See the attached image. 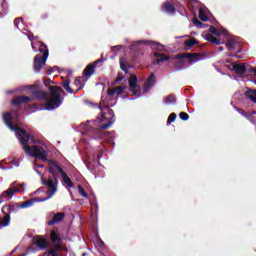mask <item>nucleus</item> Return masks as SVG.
Instances as JSON below:
<instances>
[{
  "label": "nucleus",
  "instance_id": "f257e3e1",
  "mask_svg": "<svg viewBox=\"0 0 256 256\" xmlns=\"http://www.w3.org/2000/svg\"><path fill=\"white\" fill-rule=\"evenodd\" d=\"M3 121L5 125L11 130L17 133V138L19 139L20 143L23 145V151L26 155H30V157H35L40 161H47V151L42 146H29L27 143H35L33 140V136L23 128H19L13 125V114L11 112H6L3 114Z\"/></svg>",
  "mask_w": 256,
  "mask_h": 256
},
{
  "label": "nucleus",
  "instance_id": "f03ea898",
  "mask_svg": "<svg viewBox=\"0 0 256 256\" xmlns=\"http://www.w3.org/2000/svg\"><path fill=\"white\" fill-rule=\"evenodd\" d=\"M48 153L46 152V160H41L44 163H48V173H51V175L53 177H57V171L58 173L61 175L63 183L66 187H68L69 189H71L72 187H74V183L71 180V178L68 177L67 172H65V170H63V168L61 167V165H59V163L55 160H48Z\"/></svg>",
  "mask_w": 256,
  "mask_h": 256
},
{
  "label": "nucleus",
  "instance_id": "7ed1b4c3",
  "mask_svg": "<svg viewBox=\"0 0 256 256\" xmlns=\"http://www.w3.org/2000/svg\"><path fill=\"white\" fill-rule=\"evenodd\" d=\"M39 53L34 57L33 61V69L35 73H39L43 67H45V63H47V59L49 58V49L45 43L41 42L40 47L38 49Z\"/></svg>",
  "mask_w": 256,
  "mask_h": 256
},
{
  "label": "nucleus",
  "instance_id": "20e7f679",
  "mask_svg": "<svg viewBox=\"0 0 256 256\" xmlns=\"http://www.w3.org/2000/svg\"><path fill=\"white\" fill-rule=\"evenodd\" d=\"M50 99H47L45 107L48 110L57 109L61 106V91L63 89L59 86H49Z\"/></svg>",
  "mask_w": 256,
  "mask_h": 256
},
{
  "label": "nucleus",
  "instance_id": "39448f33",
  "mask_svg": "<svg viewBox=\"0 0 256 256\" xmlns=\"http://www.w3.org/2000/svg\"><path fill=\"white\" fill-rule=\"evenodd\" d=\"M53 179L41 178L42 185H45V187L47 189L46 195H48V197L38 199V201L40 203H43V201H49V199H51L57 193V187L59 185V180L57 179V176L53 177Z\"/></svg>",
  "mask_w": 256,
  "mask_h": 256
},
{
  "label": "nucleus",
  "instance_id": "423d86ee",
  "mask_svg": "<svg viewBox=\"0 0 256 256\" xmlns=\"http://www.w3.org/2000/svg\"><path fill=\"white\" fill-rule=\"evenodd\" d=\"M21 189L15 187V182L11 184V187L2 192L0 195V203H5V201H11L15 193H20Z\"/></svg>",
  "mask_w": 256,
  "mask_h": 256
},
{
  "label": "nucleus",
  "instance_id": "0eeeda50",
  "mask_svg": "<svg viewBox=\"0 0 256 256\" xmlns=\"http://www.w3.org/2000/svg\"><path fill=\"white\" fill-rule=\"evenodd\" d=\"M199 57H201V53H189V52H185L182 54H177L175 56H173L172 59H188V63H193V61H197V59H199Z\"/></svg>",
  "mask_w": 256,
  "mask_h": 256
},
{
  "label": "nucleus",
  "instance_id": "6e6552de",
  "mask_svg": "<svg viewBox=\"0 0 256 256\" xmlns=\"http://www.w3.org/2000/svg\"><path fill=\"white\" fill-rule=\"evenodd\" d=\"M103 61H105V59H98L94 63L88 64L83 70L82 75H84L86 79H89V77H91L95 73V67H97L99 63H103Z\"/></svg>",
  "mask_w": 256,
  "mask_h": 256
},
{
  "label": "nucleus",
  "instance_id": "1a4fd4ad",
  "mask_svg": "<svg viewBox=\"0 0 256 256\" xmlns=\"http://www.w3.org/2000/svg\"><path fill=\"white\" fill-rule=\"evenodd\" d=\"M142 44L149 45L150 47H154V49H157L158 51H163V45L161 43L156 41H151V40L138 41L131 46V49H135L137 45H142Z\"/></svg>",
  "mask_w": 256,
  "mask_h": 256
},
{
  "label": "nucleus",
  "instance_id": "9d476101",
  "mask_svg": "<svg viewBox=\"0 0 256 256\" xmlns=\"http://www.w3.org/2000/svg\"><path fill=\"white\" fill-rule=\"evenodd\" d=\"M128 83H129V87L132 95L134 96L141 95V89L139 88V86H137V76L135 75L131 76Z\"/></svg>",
  "mask_w": 256,
  "mask_h": 256
},
{
  "label": "nucleus",
  "instance_id": "9b49d317",
  "mask_svg": "<svg viewBox=\"0 0 256 256\" xmlns=\"http://www.w3.org/2000/svg\"><path fill=\"white\" fill-rule=\"evenodd\" d=\"M19 209H21L19 203H16L14 205L7 204L2 207V213H6L7 215L11 216V213H19Z\"/></svg>",
  "mask_w": 256,
  "mask_h": 256
},
{
  "label": "nucleus",
  "instance_id": "f8f14e48",
  "mask_svg": "<svg viewBox=\"0 0 256 256\" xmlns=\"http://www.w3.org/2000/svg\"><path fill=\"white\" fill-rule=\"evenodd\" d=\"M161 9L163 13H167L168 15H175L177 13V8L169 1H165Z\"/></svg>",
  "mask_w": 256,
  "mask_h": 256
},
{
  "label": "nucleus",
  "instance_id": "ddd939ff",
  "mask_svg": "<svg viewBox=\"0 0 256 256\" xmlns=\"http://www.w3.org/2000/svg\"><path fill=\"white\" fill-rule=\"evenodd\" d=\"M36 247L41 249V251H45L47 247H49L50 243L47 241V239L43 236H38L34 241Z\"/></svg>",
  "mask_w": 256,
  "mask_h": 256
},
{
  "label": "nucleus",
  "instance_id": "4468645a",
  "mask_svg": "<svg viewBox=\"0 0 256 256\" xmlns=\"http://www.w3.org/2000/svg\"><path fill=\"white\" fill-rule=\"evenodd\" d=\"M32 99L29 96H16L12 100V105H22V103H31Z\"/></svg>",
  "mask_w": 256,
  "mask_h": 256
},
{
  "label": "nucleus",
  "instance_id": "2eb2a0df",
  "mask_svg": "<svg viewBox=\"0 0 256 256\" xmlns=\"http://www.w3.org/2000/svg\"><path fill=\"white\" fill-rule=\"evenodd\" d=\"M63 219H65V213L63 212H58L56 213L53 218L48 221V225L51 226V225H55L57 223H61V221H63Z\"/></svg>",
  "mask_w": 256,
  "mask_h": 256
},
{
  "label": "nucleus",
  "instance_id": "dca6fc26",
  "mask_svg": "<svg viewBox=\"0 0 256 256\" xmlns=\"http://www.w3.org/2000/svg\"><path fill=\"white\" fill-rule=\"evenodd\" d=\"M155 85V74H150L144 83V91H149Z\"/></svg>",
  "mask_w": 256,
  "mask_h": 256
},
{
  "label": "nucleus",
  "instance_id": "f3484780",
  "mask_svg": "<svg viewBox=\"0 0 256 256\" xmlns=\"http://www.w3.org/2000/svg\"><path fill=\"white\" fill-rule=\"evenodd\" d=\"M4 217H0V229H3V227H9L11 224V216L7 213H3Z\"/></svg>",
  "mask_w": 256,
  "mask_h": 256
},
{
  "label": "nucleus",
  "instance_id": "a211bd4d",
  "mask_svg": "<svg viewBox=\"0 0 256 256\" xmlns=\"http://www.w3.org/2000/svg\"><path fill=\"white\" fill-rule=\"evenodd\" d=\"M199 42L197 41L196 38L188 39L184 42V47L186 51H189L191 47H195Z\"/></svg>",
  "mask_w": 256,
  "mask_h": 256
},
{
  "label": "nucleus",
  "instance_id": "6ab92c4d",
  "mask_svg": "<svg viewBox=\"0 0 256 256\" xmlns=\"http://www.w3.org/2000/svg\"><path fill=\"white\" fill-rule=\"evenodd\" d=\"M206 41L213 43V45H221V40L211 33L206 34Z\"/></svg>",
  "mask_w": 256,
  "mask_h": 256
},
{
  "label": "nucleus",
  "instance_id": "aec40b11",
  "mask_svg": "<svg viewBox=\"0 0 256 256\" xmlns=\"http://www.w3.org/2000/svg\"><path fill=\"white\" fill-rule=\"evenodd\" d=\"M206 41L213 43V45H221V40L211 33L206 34Z\"/></svg>",
  "mask_w": 256,
  "mask_h": 256
},
{
  "label": "nucleus",
  "instance_id": "412c9836",
  "mask_svg": "<svg viewBox=\"0 0 256 256\" xmlns=\"http://www.w3.org/2000/svg\"><path fill=\"white\" fill-rule=\"evenodd\" d=\"M234 71L238 73V75H245V73H247V67L243 64H236L234 65Z\"/></svg>",
  "mask_w": 256,
  "mask_h": 256
},
{
  "label": "nucleus",
  "instance_id": "4be33fe9",
  "mask_svg": "<svg viewBox=\"0 0 256 256\" xmlns=\"http://www.w3.org/2000/svg\"><path fill=\"white\" fill-rule=\"evenodd\" d=\"M246 99H250L256 105V90H248L244 93Z\"/></svg>",
  "mask_w": 256,
  "mask_h": 256
},
{
  "label": "nucleus",
  "instance_id": "5701e85b",
  "mask_svg": "<svg viewBox=\"0 0 256 256\" xmlns=\"http://www.w3.org/2000/svg\"><path fill=\"white\" fill-rule=\"evenodd\" d=\"M62 85L65 89V91H67L68 93H71V94H75V90H73V88H71V80L69 79H66L62 82Z\"/></svg>",
  "mask_w": 256,
  "mask_h": 256
},
{
  "label": "nucleus",
  "instance_id": "b1692460",
  "mask_svg": "<svg viewBox=\"0 0 256 256\" xmlns=\"http://www.w3.org/2000/svg\"><path fill=\"white\" fill-rule=\"evenodd\" d=\"M33 97H35V99H47L48 94L45 91H34Z\"/></svg>",
  "mask_w": 256,
  "mask_h": 256
},
{
  "label": "nucleus",
  "instance_id": "393cba45",
  "mask_svg": "<svg viewBox=\"0 0 256 256\" xmlns=\"http://www.w3.org/2000/svg\"><path fill=\"white\" fill-rule=\"evenodd\" d=\"M165 103L167 105H175L177 103V97L174 94H170L166 97Z\"/></svg>",
  "mask_w": 256,
  "mask_h": 256
},
{
  "label": "nucleus",
  "instance_id": "a878e982",
  "mask_svg": "<svg viewBox=\"0 0 256 256\" xmlns=\"http://www.w3.org/2000/svg\"><path fill=\"white\" fill-rule=\"evenodd\" d=\"M120 69L124 71V73L129 72V68L127 67V59L124 57L120 58Z\"/></svg>",
  "mask_w": 256,
  "mask_h": 256
},
{
  "label": "nucleus",
  "instance_id": "bb28decb",
  "mask_svg": "<svg viewBox=\"0 0 256 256\" xmlns=\"http://www.w3.org/2000/svg\"><path fill=\"white\" fill-rule=\"evenodd\" d=\"M199 19L204 23H206V21H209V16H207L203 8L199 9Z\"/></svg>",
  "mask_w": 256,
  "mask_h": 256
},
{
  "label": "nucleus",
  "instance_id": "cd10ccee",
  "mask_svg": "<svg viewBox=\"0 0 256 256\" xmlns=\"http://www.w3.org/2000/svg\"><path fill=\"white\" fill-rule=\"evenodd\" d=\"M74 85L75 87H78L77 91H81V89L85 87V85L81 82V76L76 77V79L74 80Z\"/></svg>",
  "mask_w": 256,
  "mask_h": 256
},
{
  "label": "nucleus",
  "instance_id": "c85d7f7f",
  "mask_svg": "<svg viewBox=\"0 0 256 256\" xmlns=\"http://www.w3.org/2000/svg\"><path fill=\"white\" fill-rule=\"evenodd\" d=\"M78 193L81 195V197H85V199H89V194L85 191V188H83L82 185L78 186Z\"/></svg>",
  "mask_w": 256,
  "mask_h": 256
},
{
  "label": "nucleus",
  "instance_id": "c756f323",
  "mask_svg": "<svg viewBox=\"0 0 256 256\" xmlns=\"http://www.w3.org/2000/svg\"><path fill=\"white\" fill-rule=\"evenodd\" d=\"M33 200H27L24 201L22 204H20V209H27V207H32Z\"/></svg>",
  "mask_w": 256,
  "mask_h": 256
},
{
  "label": "nucleus",
  "instance_id": "7c9ffc66",
  "mask_svg": "<svg viewBox=\"0 0 256 256\" xmlns=\"http://www.w3.org/2000/svg\"><path fill=\"white\" fill-rule=\"evenodd\" d=\"M192 23L196 26L199 27L200 29H203L205 27V24H203V22L199 21V19L194 18L192 20Z\"/></svg>",
  "mask_w": 256,
  "mask_h": 256
},
{
  "label": "nucleus",
  "instance_id": "2f4dec72",
  "mask_svg": "<svg viewBox=\"0 0 256 256\" xmlns=\"http://www.w3.org/2000/svg\"><path fill=\"white\" fill-rule=\"evenodd\" d=\"M235 45H236L235 41L229 40L227 42V49H228V51H235Z\"/></svg>",
  "mask_w": 256,
  "mask_h": 256
},
{
  "label": "nucleus",
  "instance_id": "473e14b6",
  "mask_svg": "<svg viewBox=\"0 0 256 256\" xmlns=\"http://www.w3.org/2000/svg\"><path fill=\"white\" fill-rule=\"evenodd\" d=\"M176 119H177V114L171 113V114L169 115V117H168L167 123H168L169 125H171V123H174Z\"/></svg>",
  "mask_w": 256,
  "mask_h": 256
},
{
  "label": "nucleus",
  "instance_id": "72a5a7b5",
  "mask_svg": "<svg viewBox=\"0 0 256 256\" xmlns=\"http://www.w3.org/2000/svg\"><path fill=\"white\" fill-rule=\"evenodd\" d=\"M158 59H159L158 61H160V63H165V61H169V59H171V56L162 54L160 56V58H158Z\"/></svg>",
  "mask_w": 256,
  "mask_h": 256
},
{
  "label": "nucleus",
  "instance_id": "f704fd0d",
  "mask_svg": "<svg viewBox=\"0 0 256 256\" xmlns=\"http://www.w3.org/2000/svg\"><path fill=\"white\" fill-rule=\"evenodd\" d=\"M114 90L116 91V95H121L125 91V87L123 86H116L114 87Z\"/></svg>",
  "mask_w": 256,
  "mask_h": 256
},
{
  "label": "nucleus",
  "instance_id": "c9c22d12",
  "mask_svg": "<svg viewBox=\"0 0 256 256\" xmlns=\"http://www.w3.org/2000/svg\"><path fill=\"white\" fill-rule=\"evenodd\" d=\"M179 117L182 121H188L189 114H187V112H180Z\"/></svg>",
  "mask_w": 256,
  "mask_h": 256
},
{
  "label": "nucleus",
  "instance_id": "e433bc0d",
  "mask_svg": "<svg viewBox=\"0 0 256 256\" xmlns=\"http://www.w3.org/2000/svg\"><path fill=\"white\" fill-rule=\"evenodd\" d=\"M112 125H113V121H108L107 123L102 124V125L100 126V129H103V130L109 129V127H111Z\"/></svg>",
  "mask_w": 256,
  "mask_h": 256
},
{
  "label": "nucleus",
  "instance_id": "4c0bfd02",
  "mask_svg": "<svg viewBox=\"0 0 256 256\" xmlns=\"http://www.w3.org/2000/svg\"><path fill=\"white\" fill-rule=\"evenodd\" d=\"M209 31L212 33V35H216L217 37L220 35V33H217V28L215 26H210Z\"/></svg>",
  "mask_w": 256,
  "mask_h": 256
},
{
  "label": "nucleus",
  "instance_id": "58836bf2",
  "mask_svg": "<svg viewBox=\"0 0 256 256\" xmlns=\"http://www.w3.org/2000/svg\"><path fill=\"white\" fill-rule=\"evenodd\" d=\"M184 65H185V62H183V61L174 62V68H175V69H180V68H182Z\"/></svg>",
  "mask_w": 256,
  "mask_h": 256
},
{
  "label": "nucleus",
  "instance_id": "ea45409f",
  "mask_svg": "<svg viewBox=\"0 0 256 256\" xmlns=\"http://www.w3.org/2000/svg\"><path fill=\"white\" fill-rule=\"evenodd\" d=\"M236 111H238L240 115H243V117H249V114H247V112H245L242 108H236Z\"/></svg>",
  "mask_w": 256,
  "mask_h": 256
},
{
  "label": "nucleus",
  "instance_id": "a19ab883",
  "mask_svg": "<svg viewBox=\"0 0 256 256\" xmlns=\"http://www.w3.org/2000/svg\"><path fill=\"white\" fill-rule=\"evenodd\" d=\"M108 95L110 97H115V95H117V92H116L115 88L108 89Z\"/></svg>",
  "mask_w": 256,
  "mask_h": 256
},
{
  "label": "nucleus",
  "instance_id": "79ce46f5",
  "mask_svg": "<svg viewBox=\"0 0 256 256\" xmlns=\"http://www.w3.org/2000/svg\"><path fill=\"white\" fill-rule=\"evenodd\" d=\"M21 21H22L21 18H16V19L14 20V25H15V27H17V29H19V23H20Z\"/></svg>",
  "mask_w": 256,
  "mask_h": 256
},
{
  "label": "nucleus",
  "instance_id": "37998d69",
  "mask_svg": "<svg viewBox=\"0 0 256 256\" xmlns=\"http://www.w3.org/2000/svg\"><path fill=\"white\" fill-rule=\"evenodd\" d=\"M53 83H55V82H53V81H51V80H49V79H46V80L44 81V85H45L46 87H48V85H51V84H53Z\"/></svg>",
  "mask_w": 256,
  "mask_h": 256
},
{
  "label": "nucleus",
  "instance_id": "c03bdc74",
  "mask_svg": "<svg viewBox=\"0 0 256 256\" xmlns=\"http://www.w3.org/2000/svg\"><path fill=\"white\" fill-rule=\"evenodd\" d=\"M163 54L164 53H161V52H154V57H156L157 59H160Z\"/></svg>",
  "mask_w": 256,
  "mask_h": 256
},
{
  "label": "nucleus",
  "instance_id": "a18cd8bd",
  "mask_svg": "<svg viewBox=\"0 0 256 256\" xmlns=\"http://www.w3.org/2000/svg\"><path fill=\"white\" fill-rule=\"evenodd\" d=\"M47 75H51L53 73H55V68H50L46 71Z\"/></svg>",
  "mask_w": 256,
  "mask_h": 256
},
{
  "label": "nucleus",
  "instance_id": "49530a36",
  "mask_svg": "<svg viewBox=\"0 0 256 256\" xmlns=\"http://www.w3.org/2000/svg\"><path fill=\"white\" fill-rule=\"evenodd\" d=\"M216 33H220L219 36L223 35V33H225V30L224 29H217L216 28Z\"/></svg>",
  "mask_w": 256,
  "mask_h": 256
},
{
  "label": "nucleus",
  "instance_id": "de8ad7c7",
  "mask_svg": "<svg viewBox=\"0 0 256 256\" xmlns=\"http://www.w3.org/2000/svg\"><path fill=\"white\" fill-rule=\"evenodd\" d=\"M101 155H103V150H100L99 153L97 154L98 161L101 159Z\"/></svg>",
  "mask_w": 256,
  "mask_h": 256
},
{
  "label": "nucleus",
  "instance_id": "09e8293b",
  "mask_svg": "<svg viewBox=\"0 0 256 256\" xmlns=\"http://www.w3.org/2000/svg\"><path fill=\"white\" fill-rule=\"evenodd\" d=\"M159 63H161V61H159V58H157L156 60H154L153 65H159Z\"/></svg>",
  "mask_w": 256,
  "mask_h": 256
},
{
  "label": "nucleus",
  "instance_id": "8fccbe9b",
  "mask_svg": "<svg viewBox=\"0 0 256 256\" xmlns=\"http://www.w3.org/2000/svg\"><path fill=\"white\" fill-rule=\"evenodd\" d=\"M250 72H251V73H254V75H256V67H252V68L250 69Z\"/></svg>",
  "mask_w": 256,
  "mask_h": 256
},
{
  "label": "nucleus",
  "instance_id": "3c124183",
  "mask_svg": "<svg viewBox=\"0 0 256 256\" xmlns=\"http://www.w3.org/2000/svg\"><path fill=\"white\" fill-rule=\"evenodd\" d=\"M11 163H12L13 165H15V167H19V164H17V162H16L15 160H12Z\"/></svg>",
  "mask_w": 256,
  "mask_h": 256
},
{
  "label": "nucleus",
  "instance_id": "603ef678",
  "mask_svg": "<svg viewBox=\"0 0 256 256\" xmlns=\"http://www.w3.org/2000/svg\"><path fill=\"white\" fill-rule=\"evenodd\" d=\"M43 191H45V188H43V187H41V188H39V189L37 190L38 193H41V192H43Z\"/></svg>",
  "mask_w": 256,
  "mask_h": 256
},
{
  "label": "nucleus",
  "instance_id": "864d4df0",
  "mask_svg": "<svg viewBox=\"0 0 256 256\" xmlns=\"http://www.w3.org/2000/svg\"><path fill=\"white\" fill-rule=\"evenodd\" d=\"M108 113H109V115H113V110L112 109H108Z\"/></svg>",
  "mask_w": 256,
  "mask_h": 256
},
{
  "label": "nucleus",
  "instance_id": "5fc2aeb1",
  "mask_svg": "<svg viewBox=\"0 0 256 256\" xmlns=\"http://www.w3.org/2000/svg\"><path fill=\"white\" fill-rule=\"evenodd\" d=\"M100 241V247L105 245V242H103L102 240H99Z\"/></svg>",
  "mask_w": 256,
  "mask_h": 256
},
{
  "label": "nucleus",
  "instance_id": "6e6d98bb",
  "mask_svg": "<svg viewBox=\"0 0 256 256\" xmlns=\"http://www.w3.org/2000/svg\"><path fill=\"white\" fill-rule=\"evenodd\" d=\"M15 251H17V248H14V249L12 250V252L10 253V255H13V253H15Z\"/></svg>",
  "mask_w": 256,
  "mask_h": 256
},
{
  "label": "nucleus",
  "instance_id": "4d7b16f0",
  "mask_svg": "<svg viewBox=\"0 0 256 256\" xmlns=\"http://www.w3.org/2000/svg\"><path fill=\"white\" fill-rule=\"evenodd\" d=\"M219 51H223V47H219Z\"/></svg>",
  "mask_w": 256,
  "mask_h": 256
},
{
  "label": "nucleus",
  "instance_id": "13d9d810",
  "mask_svg": "<svg viewBox=\"0 0 256 256\" xmlns=\"http://www.w3.org/2000/svg\"><path fill=\"white\" fill-rule=\"evenodd\" d=\"M21 187H25V183H22V184H21Z\"/></svg>",
  "mask_w": 256,
  "mask_h": 256
},
{
  "label": "nucleus",
  "instance_id": "bf43d9fd",
  "mask_svg": "<svg viewBox=\"0 0 256 256\" xmlns=\"http://www.w3.org/2000/svg\"><path fill=\"white\" fill-rule=\"evenodd\" d=\"M115 47H117V48H121V45H118V46H115Z\"/></svg>",
  "mask_w": 256,
  "mask_h": 256
},
{
  "label": "nucleus",
  "instance_id": "052dcab7",
  "mask_svg": "<svg viewBox=\"0 0 256 256\" xmlns=\"http://www.w3.org/2000/svg\"><path fill=\"white\" fill-rule=\"evenodd\" d=\"M32 49H35V46L32 44Z\"/></svg>",
  "mask_w": 256,
  "mask_h": 256
},
{
  "label": "nucleus",
  "instance_id": "680f3d73",
  "mask_svg": "<svg viewBox=\"0 0 256 256\" xmlns=\"http://www.w3.org/2000/svg\"><path fill=\"white\" fill-rule=\"evenodd\" d=\"M39 167H40V168H43V165H40Z\"/></svg>",
  "mask_w": 256,
  "mask_h": 256
},
{
  "label": "nucleus",
  "instance_id": "e2e57ef3",
  "mask_svg": "<svg viewBox=\"0 0 256 256\" xmlns=\"http://www.w3.org/2000/svg\"><path fill=\"white\" fill-rule=\"evenodd\" d=\"M102 117H105V114H102Z\"/></svg>",
  "mask_w": 256,
  "mask_h": 256
},
{
  "label": "nucleus",
  "instance_id": "0e129e2a",
  "mask_svg": "<svg viewBox=\"0 0 256 256\" xmlns=\"http://www.w3.org/2000/svg\"><path fill=\"white\" fill-rule=\"evenodd\" d=\"M94 131H98L97 129H94Z\"/></svg>",
  "mask_w": 256,
  "mask_h": 256
}]
</instances>
